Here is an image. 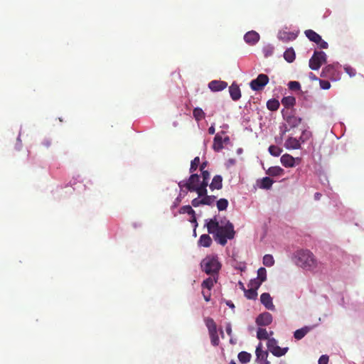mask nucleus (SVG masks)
<instances>
[{
	"mask_svg": "<svg viewBox=\"0 0 364 364\" xmlns=\"http://www.w3.org/2000/svg\"><path fill=\"white\" fill-rule=\"evenodd\" d=\"M205 226L208 233L212 234L214 240L222 245H225L228 240L233 239L235 235L232 223L225 217L219 220L217 216H214L206 220Z\"/></svg>",
	"mask_w": 364,
	"mask_h": 364,
	"instance_id": "1",
	"label": "nucleus"
},
{
	"mask_svg": "<svg viewBox=\"0 0 364 364\" xmlns=\"http://www.w3.org/2000/svg\"><path fill=\"white\" fill-rule=\"evenodd\" d=\"M181 191L196 192L198 196L205 193V188L203 187L200 177L197 173H192L188 180L181 181L178 183Z\"/></svg>",
	"mask_w": 364,
	"mask_h": 364,
	"instance_id": "2",
	"label": "nucleus"
},
{
	"mask_svg": "<svg viewBox=\"0 0 364 364\" xmlns=\"http://www.w3.org/2000/svg\"><path fill=\"white\" fill-rule=\"evenodd\" d=\"M293 260L296 265L304 269H311L316 264V260L311 252H295Z\"/></svg>",
	"mask_w": 364,
	"mask_h": 364,
	"instance_id": "3",
	"label": "nucleus"
},
{
	"mask_svg": "<svg viewBox=\"0 0 364 364\" xmlns=\"http://www.w3.org/2000/svg\"><path fill=\"white\" fill-rule=\"evenodd\" d=\"M200 266L203 271L207 274L211 275L217 274L221 267L220 263L215 256H208L204 258L200 263Z\"/></svg>",
	"mask_w": 364,
	"mask_h": 364,
	"instance_id": "4",
	"label": "nucleus"
},
{
	"mask_svg": "<svg viewBox=\"0 0 364 364\" xmlns=\"http://www.w3.org/2000/svg\"><path fill=\"white\" fill-rule=\"evenodd\" d=\"M210 338L211 344L218 346L220 343L219 336L217 331V325L212 318L207 317L204 320Z\"/></svg>",
	"mask_w": 364,
	"mask_h": 364,
	"instance_id": "5",
	"label": "nucleus"
},
{
	"mask_svg": "<svg viewBox=\"0 0 364 364\" xmlns=\"http://www.w3.org/2000/svg\"><path fill=\"white\" fill-rule=\"evenodd\" d=\"M326 62V54L323 51H314L309 60V68L313 70H318Z\"/></svg>",
	"mask_w": 364,
	"mask_h": 364,
	"instance_id": "6",
	"label": "nucleus"
},
{
	"mask_svg": "<svg viewBox=\"0 0 364 364\" xmlns=\"http://www.w3.org/2000/svg\"><path fill=\"white\" fill-rule=\"evenodd\" d=\"M268 350L271 352L274 356L281 357L284 355L289 350L288 347L281 348L277 345L276 339L272 338L268 339L267 343Z\"/></svg>",
	"mask_w": 364,
	"mask_h": 364,
	"instance_id": "7",
	"label": "nucleus"
},
{
	"mask_svg": "<svg viewBox=\"0 0 364 364\" xmlns=\"http://www.w3.org/2000/svg\"><path fill=\"white\" fill-rule=\"evenodd\" d=\"M269 77L265 74H259L256 79L252 80L250 86L254 91H260L268 84Z\"/></svg>",
	"mask_w": 364,
	"mask_h": 364,
	"instance_id": "8",
	"label": "nucleus"
},
{
	"mask_svg": "<svg viewBox=\"0 0 364 364\" xmlns=\"http://www.w3.org/2000/svg\"><path fill=\"white\" fill-rule=\"evenodd\" d=\"M272 321V316L268 312L260 314L256 318V323L258 326H268Z\"/></svg>",
	"mask_w": 364,
	"mask_h": 364,
	"instance_id": "9",
	"label": "nucleus"
},
{
	"mask_svg": "<svg viewBox=\"0 0 364 364\" xmlns=\"http://www.w3.org/2000/svg\"><path fill=\"white\" fill-rule=\"evenodd\" d=\"M277 37L280 41L287 43L295 40L297 37V33L282 30L278 33Z\"/></svg>",
	"mask_w": 364,
	"mask_h": 364,
	"instance_id": "10",
	"label": "nucleus"
},
{
	"mask_svg": "<svg viewBox=\"0 0 364 364\" xmlns=\"http://www.w3.org/2000/svg\"><path fill=\"white\" fill-rule=\"evenodd\" d=\"M261 303L265 306L266 309L274 311L275 306L272 302V298L269 293H263L260 296Z\"/></svg>",
	"mask_w": 364,
	"mask_h": 364,
	"instance_id": "11",
	"label": "nucleus"
},
{
	"mask_svg": "<svg viewBox=\"0 0 364 364\" xmlns=\"http://www.w3.org/2000/svg\"><path fill=\"white\" fill-rule=\"evenodd\" d=\"M228 83L220 80H213L209 82L208 87L213 92H219L225 89Z\"/></svg>",
	"mask_w": 364,
	"mask_h": 364,
	"instance_id": "12",
	"label": "nucleus"
},
{
	"mask_svg": "<svg viewBox=\"0 0 364 364\" xmlns=\"http://www.w3.org/2000/svg\"><path fill=\"white\" fill-rule=\"evenodd\" d=\"M244 39L246 43L254 45L259 40V35L256 31H251L245 35Z\"/></svg>",
	"mask_w": 364,
	"mask_h": 364,
	"instance_id": "13",
	"label": "nucleus"
},
{
	"mask_svg": "<svg viewBox=\"0 0 364 364\" xmlns=\"http://www.w3.org/2000/svg\"><path fill=\"white\" fill-rule=\"evenodd\" d=\"M230 95L232 100L237 101L241 97V91L239 86L232 83L229 87Z\"/></svg>",
	"mask_w": 364,
	"mask_h": 364,
	"instance_id": "14",
	"label": "nucleus"
},
{
	"mask_svg": "<svg viewBox=\"0 0 364 364\" xmlns=\"http://www.w3.org/2000/svg\"><path fill=\"white\" fill-rule=\"evenodd\" d=\"M208 186L211 191L220 190L223 187V177L220 175H215Z\"/></svg>",
	"mask_w": 364,
	"mask_h": 364,
	"instance_id": "15",
	"label": "nucleus"
},
{
	"mask_svg": "<svg viewBox=\"0 0 364 364\" xmlns=\"http://www.w3.org/2000/svg\"><path fill=\"white\" fill-rule=\"evenodd\" d=\"M336 73L335 67L332 65H328L322 69L321 73V77L333 78Z\"/></svg>",
	"mask_w": 364,
	"mask_h": 364,
	"instance_id": "16",
	"label": "nucleus"
},
{
	"mask_svg": "<svg viewBox=\"0 0 364 364\" xmlns=\"http://www.w3.org/2000/svg\"><path fill=\"white\" fill-rule=\"evenodd\" d=\"M280 161L285 167H294L295 166V159L290 154H285L282 155Z\"/></svg>",
	"mask_w": 364,
	"mask_h": 364,
	"instance_id": "17",
	"label": "nucleus"
},
{
	"mask_svg": "<svg viewBox=\"0 0 364 364\" xmlns=\"http://www.w3.org/2000/svg\"><path fill=\"white\" fill-rule=\"evenodd\" d=\"M199 198H202L203 205H213L215 201L216 197L215 196H208V190L205 188V193L201 196H198Z\"/></svg>",
	"mask_w": 364,
	"mask_h": 364,
	"instance_id": "18",
	"label": "nucleus"
},
{
	"mask_svg": "<svg viewBox=\"0 0 364 364\" xmlns=\"http://www.w3.org/2000/svg\"><path fill=\"white\" fill-rule=\"evenodd\" d=\"M285 147L288 149H298L301 147V144L297 139L289 137L285 142Z\"/></svg>",
	"mask_w": 364,
	"mask_h": 364,
	"instance_id": "19",
	"label": "nucleus"
},
{
	"mask_svg": "<svg viewBox=\"0 0 364 364\" xmlns=\"http://www.w3.org/2000/svg\"><path fill=\"white\" fill-rule=\"evenodd\" d=\"M257 360L259 361L266 360L268 357V352L262 349V343H259L255 350Z\"/></svg>",
	"mask_w": 364,
	"mask_h": 364,
	"instance_id": "20",
	"label": "nucleus"
},
{
	"mask_svg": "<svg viewBox=\"0 0 364 364\" xmlns=\"http://www.w3.org/2000/svg\"><path fill=\"white\" fill-rule=\"evenodd\" d=\"M223 138L220 134H217L213 140V149L215 151H219L223 148Z\"/></svg>",
	"mask_w": 364,
	"mask_h": 364,
	"instance_id": "21",
	"label": "nucleus"
},
{
	"mask_svg": "<svg viewBox=\"0 0 364 364\" xmlns=\"http://www.w3.org/2000/svg\"><path fill=\"white\" fill-rule=\"evenodd\" d=\"M306 36L312 42L318 43L321 41V36L316 33L314 31L309 29L305 31Z\"/></svg>",
	"mask_w": 364,
	"mask_h": 364,
	"instance_id": "22",
	"label": "nucleus"
},
{
	"mask_svg": "<svg viewBox=\"0 0 364 364\" xmlns=\"http://www.w3.org/2000/svg\"><path fill=\"white\" fill-rule=\"evenodd\" d=\"M309 330H310V328L308 326H305L304 328L297 329L294 333V336L296 340H301L308 333Z\"/></svg>",
	"mask_w": 364,
	"mask_h": 364,
	"instance_id": "23",
	"label": "nucleus"
},
{
	"mask_svg": "<svg viewBox=\"0 0 364 364\" xmlns=\"http://www.w3.org/2000/svg\"><path fill=\"white\" fill-rule=\"evenodd\" d=\"M198 243L204 247H209L212 243V239L208 235L204 234L200 236Z\"/></svg>",
	"mask_w": 364,
	"mask_h": 364,
	"instance_id": "24",
	"label": "nucleus"
},
{
	"mask_svg": "<svg viewBox=\"0 0 364 364\" xmlns=\"http://www.w3.org/2000/svg\"><path fill=\"white\" fill-rule=\"evenodd\" d=\"M296 54L292 48H287L284 53V58L288 63H292L295 60Z\"/></svg>",
	"mask_w": 364,
	"mask_h": 364,
	"instance_id": "25",
	"label": "nucleus"
},
{
	"mask_svg": "<svg viewBox=\"0 0 364 364\" xmlns=\"http://www.w3.org/2000/svg\"><path fill=\"white\" fill-rule=\"evenodd\" d=\"M284 170L279 166H272L267 171V174L272 176H278L282 175Z\"/></svg>",
	"mask_w": 364,
	"mask_h": 364,
	"instance_id": "26",
	"label": "nucleus"
},
{
	"mask_svg": "<svg viewBox=\"0 0 364 364\" xmlns=\"http://www.w3.org/2000/svg\"><path fill=\"white\" fill-rule=\"evenodd\" d=\"M180 213H187L190 215H191L193 217V220L192 222H196V216H195V211L194 210L191 208V205H183L181 208L180 209Z\"/></svg>",
	"mask_w": 364,
	"mask_h": 364,
	"instance_id": "27",
	"label": "nucleus"
},
{
	"mask_svg": "<svg viewBox=\"0 0 364 364\" xmlns=\"http://www.w3.org/2000/svg\"><path fill=\"white\" fill-rule=\"evenodd\" d=\"M282 103L285 107L290 108L296 104V99L292 96L284 97L282 100Z\"/></svg>",
	"mask_w": 364,
	"mask_h": 364,
	"instance_id": "28",
	"label": "nucleus"
},
{
	"mask_svg": "<svg viewBox=\"0 0 364 364\" xmlns=\"http://www.w3.org/2000/svg\"><path fill=\"white\" fill-rule=\"evenodd\" d=\"M216 282L217 280L215 279L208 277L202 282L201 287L203 289H207L208 290L210 291L214 286V284Z\"/></svg>",
	"mask_w": 364,
	"mask_h": 364,
	"instance_id": "29",
	"label": "nucleus"
},
{
	"mask_svg": "<svg viewBox=\"0 0 364 364\" xmlns=\"http://www.w3.org/2000/svg\"><path fill=\"white\" fill-rule=\"evenodd\" d=\"M287 121L291 127H296L301 124V118L296 116H289Z\"/></svg>",
	"mask_w": 364,
	"mask_h": 364,
	"instance_id": "30",
	"label": "nucleus"
},
{
	"mask_svg": "<svg viewBox=\"0 0 364 364\" xmlns=\"http://www.w3.org/2000/svg\"><path fill=\"white\" fill-rule=\"evenodd\" d=\"M193 115L195 119L198 122L203 119L205 117V112L199 107H196L193 109Z\"/></svg>",
	"mask_w": 364,
	"mask_h": 364,
	"instance_id": "31",
	"label": "nucleus"
},
{
	"mask_svg": "<svg viewBox=\"0 0 364 364\" xmlns=\"http://www.w3.org/2000/svg\"><path fill=\"white\" fill-rule=\"evenodd\" d=\"M239 360L242 363H246L250 361L251 359V354L246 352V351H242L239 353L238 355Z\"/></svg>",
	"mask_w": 364,
	"mask_h": 364,
	"instance_id": "32",
	"label": "nucleus"
},
{
	"mask_svg": "<svg viewBox=\"0 0 364 364\" xmlns=\"http://www.w3.org/2000/svg\"><path fill=\"white\" fill-rule=\"evenodd\" d=\"M245 296L248 299H256L257 297V292L254 288H250L244 291Z\"/></svg>",
	"mask_w": 364,
	"mask_h": 364,
	"instance_id": "33",
	"label": "nucleus"
},
{
	"mask_svg": "<svg viewBox=\"0 0 364 364\" xmlns=\"http://www.w3.org/2000/svg\"><path fill=\"white\" fill-rule=\"evenodd\" d=\"M201 177H202V185H203V187H205V188H207L208 186V183H209V179H210V173L208 171H201Z\"/></svg>",
	"mask_w": 364,
	"mask_h": 364,
	"instance_id": "34",
	"label": "nucleus"
},
{
	"mask_svg": "<svg viewBox=\"0 0 364 364\" xmlns=\"http://www.w3.org/2000/svg\"><path fill=\"white\" fill-rule=\"evenodd\" d=\"M273 183V181L269 177H264L262 179L260 187L264 189H269Z\"/></svg>",
	"mask_w": 364,
	"mask_h": 364,
	"instance_id": "35",
	"label": "nucleus"
},
{
	"mask_svg": "<svg viewBox=\"0 0 364 364\" xmlns=\"http://www.w3.org/2000/svg\"><path fill=\"white\" fill-rule=\"evenodd\" d=\"M218 210L222 211L227 209L228 206V201L225 198H220L216 203Z\"/></svg>",
	"mask_w": 364,
	"mask_h": 364,
	"instance_id": "36",
	"label": "nucleus"
},
{
	"mask_svg": "<svg viewBox=\"0 0 364 364\" xmlns=\"http://www.w3.org/2000/svg\"><path fill=\"white\" fill-rule=\"evenodd\" d=\"M257 337L259 340H267L268 333L265 328H259L257 331Z\"/></svg>",
	"mask_w": 364,
	"mask_h": 364,
	"instance_id": "37",
	"label": "nucleus"
},
{
	"mask_svg": "<svg viewBox=\"0 0 364 364\" xmlns=\"http://www.w3.org/2000/svg\"><path fill=\"white\" fill-rule=\"evenodd\" d=\"M268 150L269 154L274 156H279L282 152V149L275 145H271Z\"/></svg>",
	"mask_w": 364,
	"mask_h": 364,
	"instance_id": "38",
	"label": "nucleus"
},
{
	"mask_svg": "<svg viewBox=\"0 0 364 364\" xmlns=\"http://www.w3.org/2000/svg\"><path fill=\"white\" fill-rule=\"evenodd\" d=\"M267 107L271 111H276L279 107V103L277 100H271L267 102Z\"/></svg>",
	"mask_w": 364,
	"mask_h": 364,
	"instance_id": "39",
	"label": "nucleus"
},
{
	"mask_svg": "<svg viewBox=\"0 0 364 364\" xmlns=\"http://www.w3.org/2000/svg\"><path fill=\"white\" fill-rule=\"evenodd\" d=\"M199 165L200 158L198 156H196L191 162V166L189 169L190 173H193L198 168Z\"/></svg>",
	"mask_w": 364,
	"mask_h": 364,
	"instance_id": "40",
	"label": "nucleus"
},
{
	"mask_svg": "<svg viewBox=\"0 0 364 364\" xmlns=\"http://www.w3.org/2000/svg\"><path fill=\"white\" fill-rule=\"evenodd\" d=\"M274 259L271 255H266L263 257V264L267 267H271L274 264Z\"/></svg>",
	"mask_w": 364,
	"mask_h": 364,
	"instance_id": "41",
	"label": "nucleus"
},
{
	"mask_svg": "<svg viewBox=\"0 0 364 364\" xmlns=\"http://www.w3.org/2000/svg\"><path fill=\"white\" fill-rule=\"evenodd\" d=\"M257 279L262 282L267 279V271L264 267H260L257 271Z\"/></svg>",
	"mask_w": 364,
	"mask_h": 364,
	"instance_id": "42",
	"label": "nucleus"
},
{
	"mask_svg": "<svg viewBox=\"0 0 364 364\" xmlns=\"http://www.w3.org/2000/svg\"><path fill=\"white\" fill-rule=\"evenodd\" d=\"M262 283V282L257 278L255 279H252L250 282L249 286L250 287V288H254L257 291V289L261 286Z\"/></svg>",
	"mask_w": 364,
	"mask_h": 364,
	"instance_id": "43",
	"label": "nucleus"
},
{
	"mask_svg": "<svg viewBox=\"0 0 364 364\" xmlns=\"http://www.w3.org/2000/svg\"><path fill=\"white\" fill-rule=\"evenodd\" d=\"M288 87L291 90H299L301 88L300 83L297 81H290L288 84Z\"/></svg>",
	"mask_w": 364,
	"mask_h": 364,
	"instance_id": "44",
	"label": "nucleus"
},
{
	"mask_svg": "<svg viewBox=\"0 0 364 364\" xmlns=\"http://www.w3.org/2000/svg\"><path fill=\"white\" fill-rule=\"evenodd\" d=\"M319 84L323 90H328L331 87V83L328 80H319Z\"/></svg>",
	"mask_w": 364,
	"mask_h": 364,
	"instance_id": "45",
	"label": "nucleus"
},
{
	"mask_svg": "<svg viewBox=\"0 0 364 364\" xmlns=\"http://www.w3.org/2000/svg\"><path fill=\"white\" fill-rule=\"evenodd\" d=\"M191 204L195 208L202 205H203L202 198H200H200L198 197V198L193 199L191 201Z\"/></svg>",
	"mask_w": 364,
	"mask_h": 364,
	"instance_id": "46",
	"label": "nucleus"
},
{
	"mask_svg": "<svg viewBox=\"0 0 364 364\" xmlns=\"http://www.w3.org/2000/svg\"><path fill=\"white\" fill-rule=\"evenodd\" d=\"M328 356L326 355H323L320 357L318 360V364H328Z\"/></svg>",
	"mask_w": 364,
	"mask_h": 364,
	"instance_id": "47",
	"label": "nucleus"
},
{
	"mask_svg": "<svg viewBox=\"0 0 364 364\" xmlns=\"http://www.w3.org/2000/svg\"><path fill=\"white\" fill-rule=\"evenodd\" d=\"M202 294L203 295L204 299L205 301H209L210 300V291L208 290V291H203Z\"/></svg>",
	"mask_w": 364,
	"mask_h": 364,
	"instance_id": "48",
	"label": "nucleus"
},
{
	"mask_svg": "<svg viewBox=\"0 0 364 364\" xmlns=\"http://www.w3.org/2000/svg\"><path fill=\"white\" fill-rule=\"evenodd\" d=\"M316 44L318 45V46L321 48H323V49L328 48V43H327V42H326L325 41L322 40L321 38V41L316 43Z\"/></svg>",
	"mask_w": 364,
	"mask_h": 364,
	"instance_id": "49",
	"label": "nucleus"
},
{
	"mask_svg": "<svg viewBox=\"0 0 364 364\" xmlns=\"http://www.w3.org/2000/svg\"><path fill=\"white\" fill-rule=\"evenodd\" d=\"M41 144L43 146H44L45 148H48L51 145V141L49 139H44L42 142H41Z\"/></svg>",
	"mask_w": 364,
	"mask_h": 364,
	"instance_id": "50",
	"label": "nucleus"
},
{
	"mask_svg": "<svg viewBox=\"0 0 364 364\" xmlns=\"http://www.w3.org/2000/svg\"><path fill=\"white\" fill-rule=\"evenodd\" d=\"M235 269L240 270L241 272L245 271L246 264L245 263H239L237 265L235 266Z\"/></svg>",
	"mask_w": 364,
	"mask_h": 364,
	"instance_id": "51",
	"label": "nucleus"
},
{
	"mask_svg": "<svg viewBox=\"0 0 364 364\" xmlns=\"http://www.w3.org/2000/svg\"><path fill=\"white\" fill-rule=\"evenodd\" d=\"M226 333L229 336H232V326L230 323H228L225 327Z\"/></svg>",
	"mask_w": 364,
	"mask_h": 364,
	"instance_id": "52",
	"label": "nucleus"
},
{
	"mask_svg": "<svg viewBox=\"0 0 364 364\" xmlns=\"http://www.w3.org/2000/svg\"><path fill=\"white\" fill-rule=\"evenodd\" d=\"M207 161H205V162H203L200 165V171H206L205 170V168L207 166Z\"/></svg>",
	"mask_w": 364,
	"mask_h": 364,
	"instance_id": "53",
	"label": "nucleus"
},
{
	"mask_svg": "<svg viewBox=\"0 0 364 364\" xmlns=\"http://www.w3.org/2000/svg\"><path fill=\"white\" fill-rule=\"evenodd\" d=\"M215 127L213 125L210 126L208 129V133L210 134H215Z\"/></svg>",
	"mask_w": 364,
	"mask_h": 364,
	"instance_id": "54",
	"label": "nucleus"
},
{
	"mask_svg": "<svg viewBox=\"0 0 364 364\" xmlns=\"http://www.w3.org/2000/svg\"><path fill=\"white\" fill-rule=\"evenodd\" d=\"M309 78L312 80H318V77L312 73H309Z\"/></svg>",
	"mask_w": 364,
	"mask_h": 364,
	"instance_id": "55",
	"label": "nucleus"
},
{
	"mask_svg": "<svg viewBox=\"0 0 364 364\" xmlns=\"http://www.w3.org/2000/svg\"><path fill=\"white\" fill-rule=\"evenodd\" d=\"M230 140L229 136H225L224 139H223V143H228Z\"/></svg>",
	"mask_w": 364,
	"mask_h": 364,
	"instance_id": "56",
	"label": "nucleus"
},
{
	"mask_svg": "<svg viewBox=\"0 0 364 364\" xmlns=\"http://www.w3.org/2000/svg\"><path fill=\"white\" fill-rule=\"evenodd\" d=\"M239 285H240V287L241 289H242L243 291H245V290L246 289L245 288V286H244V284H243V283H242V282H239Z\"/></svg>",
	"mask_w": 364,
	"mask_h": 364,
	"instance_id": "57",
	"label": "nucleus"
},
{
	"mask_svg": "<svg viewBox=\"0 0 364 364\" xmlns=\"http://www.w3.org/2000/svg\"><path fill=\"white\" fill-rule=\"evenodd\" d=\"M227 305L229 306L230 308H234L235 306L231 301H228Z\"/></svg>",
	"mask_w": 364,
	"mask_h": 364,
	"instance_id": "58",
	"label": "nucleus"
},
{
	"mask_svg": "<svg viewBox=\"0 0 364 364\" xmlns=\"http://www.w3.org/2000/svg\"><path fill=\"white\" fill-rule=\"evenodd\" d=\"M262 364H270V362L267 360V358H266V360L262 361Z\"/></svg>",
	"mask_w": 364,
	"mask_h": 364,
	"instance_id": "59",
	"label": "nucleus"
},
{
	"mask_svg": "<svg viewBox=\"0 0 364 364\" xmlns=\"http://www.w3.org/2000/svg\"><path fill=\"white\" fill-rule=\"evenodd\" d=\"M320 196H321V194H320V193H316L315 194V198H316V199H318Z\"/></svg>",
	"mask_w": 364,
	"mask_h": 364,
	"instance_id": "60",
	"label": "nucleus"
},
{
	"mask_svg": "<svg viewBox=\"0 0 364 364\" xmlns=\"http://www.w3.org/2000/svg\"><path fill=\"white\" fill-rule=\"evenodd\" d=\"M220 334H221L222 338H224V333L222 329L220 330Z\"/></svg>",
	"mask_w": 364,
	"mask_h": 364,
	"instance_id": "61",
	"label": "nucleus"
},
{
	"mask_svg": "<svg viewBox=\"0 0 364 364\" xmlns=\"http://www.w3.org/2000/svg\"><path fill=\"white\" fill-rule=\"evenodd\" d=\"M228 364H236V363L234 360H231Z\"/></svg>",
	"mask_w": 364,
	"mask_h": 364,
	"instance_id": "62",
	"label": "nucleus"
},
{
	"mask_svg": "<svg viewBox=\"0 0 364 364\" xmlns=\"http://www.w3.org/2000/svg\"><path fill=\"white\" fill-rule=\"evenodd\" d=\"M230 342L232 344H235V342L233 341V340H232V338H230Z\"/></svg>",
	"mask_w": 364,
	"mask_h": 364,
	"instance_id": "63",
	"label": "nucleus"
},
{
	"mask_svg": "<svg viewBox=\"0 0 364 364\" xmlns=\"http://www.w3.org/2000/svg\"><path fill=\"white\" fill-rule=\"evenodd\" d=\"M272 53V51L269 52V53H265V56L267 57L269 55Z\"/></svg>",
	"mask_w": 364,
	"mask_h": 364,
	"instance_id": "64",
	"label": "nucleus"
}]
</instances>
